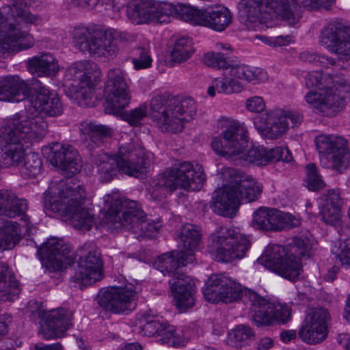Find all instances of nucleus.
Instances as JSON below:
<instances>
[{
	"label": "nucleus",
	"instance_id": "obj_1",
	"mask_svg": "<svg viewBox=\"0 0 350 350\" xmlns=\"http://www.w3.org/2000/svg\"><path fill=\"white\" fill-rule=\"evenodd\" d=\"M205 299L211 303H232L237 300L250 302L253 321L258 326L273 324L272 303L254 291L243 288L231 278L222 274H212L203 288Z\"/></svg>",
	"mask_w": 350,
	"mask_h": 350
},
{
	"label": "nucleus",
	"instance_id": "obj_2",
	"mask_svg": "<svg viewBox=\"0 0 350 350\" xmlns=\"http://www.w3.org/2000/svg\"><path fill=\"white\" fill-rule=\"evenodd\" d=\"M223 176L228 182L214 191L210 202L211 208L218 215L232 217L241 202L256 200L262 191V185L251 176L234 168L225 169Z\"/></svg>",
	"mask_w": 350,
	"mask_h": 350
},
{
	"label": "nucleus",
	"instance_id": "obj_3",
	"mask_svg": "<svg viewBox=\"0 0 350 350\" xmlns=\"http://www.w3.org/2000/svg\"><path fill=\"white\" fill-rule=\"evenodd\" d=\"M247 131L243 124L230 119L221 120V132L211 142L213 150L228 159L237 157L239 162L265 165L268 163L267 150L263 147H252L245 154L247 146Z\"/></svg>",
	"mask_w": 350,
	"mask_h": 350
},
{
	"label": "nucleus",
	"instance_id": "obj_4",
	"mask_svg": "<svg viewBox=\"0 0 350 350\" xmlns=\"http://www.w3.org/2000/svg\"><path fill=\"white\" fill-rule=\"evenodd\" d=\"M98 178L103 183L111 181L118 171L134 177L144 174L150 165V160L144 149L133 142L121 144L116 157L105 152L93 156Z\"/></svg>",
	"mask_w": 350,
	"mask_h": 350
},
{
	"label": "nucleus",
	"instance_id": "obj_5",
	"mask_svg": "<svg viewBox=\"0 0 350 350\" xmlns=\"http://www.w3.org/2000/svg\"><path fill=\"white\" fill-rule=\"evenodd\" d=\"M150 107L152 120L162 132L169 133L181 132L185 122L191 121L197 112L193 98L166 94L154 96Z\"/></svg>",
	"mask_w": 350,
	"mask_h": 350
},
{
	"label": "nucleus",
	"instance_id": "obj_6",
	"mask_svg": "<svg viewBox=\"0 0 350 350\" xmlns=\"http://www.w3.org/2000/svg\"><path fill=\"white\" fill-rule=\"evenodd\" d=\"M44 208L54 213H61L76 229L90 230L96 223V217L85 204L84 191L66 186L58 196L51 197L49 191L44 193Z\"/></svg>",
	"mask_w": 350,
	"mask_h": 350
},
{
	"label": "nucleus",
	"instance_id": "obj_7",
	"mask_svg": "<svg viewBox=\"0 0 350 350\" xmlns=\"http://www.w3.org/2000/svg\"><path fill=\"white\" fill-rule=\"evenodd\" d=\"M300 8L296 0H241L238 5L239 16L244 23H267L280 18L290 26L299 23Z\"/></svg>",
	"mask_w": 350,
	"mask_h": 350
},
{
	"label": "nucleus",
	"instance_id": "obj_8",
	"mask_svg": "<svg viewBox=\"0 0 350 350\" xmlns=\"http://www.w3.org/2000/svg\"><path fill=\"white\" fill-rule=\"evenodd\" d=\"M105 93L107 107L106 110L115 115L120 114L122 119L132 126L142 124V120L148 116V107L145 104L121 112L130 103L131 95L124 72L118 68L109 69L105 82Z\"/></svg>",
	"mask_w": 350,
	"mask_h": 350
},
{
	"label": "nucleus",
	"instance_id": "obj_9",
	"mask_svg": "<svg viewBox=\"0 0 350 350\" xmlns=\"http://www.w3.org/2000/svg\"><path fill=\"white\" fill-rule=\"evenodd\" d=\"M107 208V220L116 230L125 228L139 236H148L156 230L154 224L146 220L144 212L137 203L121 197L117 193L107 194L103 198Z\"/></svg>",
	"mask_w": 350,
	"mask_h": 350
},
{
	"label": "nucleus",
	"instance_id": "obj_10",
	"mask_svg": "<svg viewBox=\"0 0 350 350\" xmlns=\"http://www.w3.org/2000/svg\"><path fill=\"white\" fill-rule=\"evenodd\" d=\"M205 180L202 165H193L189 162L179 163L152 180L151 196L153 200H159L165 197L167 190L172 191L182 189L198 191L202 187Z\"/></svg>",
	"mask_w": 350,
	"mask_h": 350
},
{
	"label": "nucleus",
	"instance_id": "obj_11",
	"mask_svg": "<svg viewBox=\"0 0 350 350\" xmlns=\"http://www.w3.org/2000/svg\"><path fill=\"white\" fill-rule=\"evenodd\" d=\"M211 244L209 252L215 256V260L230 262L243 260L250 247L247 237L234 229H221L210 237Z\"/></svg>",
	"mask_w": 350,
	"mask_h": 350
},
{
	"label": "nucleus",
	"instance_id": "obj_12",
	"mask_svg": "<svg viewBox=\"0 0 350 350\" xmlns=\"http://www.w3.org/2000/svg\"><path fill=\"white\" fill-rule=\"evenodd\" d=\"M187 264H152L163 275L173 278L170 280L174 305L182 312L196 304V286L192 278L186 275L183 269Z\"/></svg>",
	"mask_w": 350,
	"mask_h": 350
},
{
	"label": "nucleus",
	"instance_id": "obj_13",
	"mask_svg": "<svg viewBox=\"0 0 350 350\" xmlns=\"http://www.w3.org/2000/svg\"><path fill=\"white\" fill-rule=\"evenodd\" d=\"M76 47L96 57H113L119 51L118 39L94 27L80 26L72 32Z\"/></svg>",
	"mask_w": 350,
	"mask_h": 350
},
{
	"label": "nucleus",
	"instance_id": "obj_14",
	"mask_svg": "<svg viewBox=\"0 0 350 350\" xmlns=\"http://www.w3.org/2000/svg\"><path fill=\"white\" fill-rule=\"evenodd\" d=\"M312 236L304 233L295 237L288 247L268 245L257 259L258 262H301L311 258Z\"/></svg>",
	"mask_w": 350,
	"mask_h": 350
},
{
	"label": "nucleus",
	"instance_id": "obj_15",
	"mask_svg": "<svg viewBox=\"0 0 350 350\" xmlns=\"http://www.w3.org/2000/svg\"><path fill=\"white\" fill-rule=\"evenodd\" d=\"M312 236L304 233L295 237L288 247L268 245L257 259L258 262H301L311 258Z\"/></svg>",
	"mask_w": 350,
	"mask_h": 350
},
{
	"label": "nucleus",
	"instance_id": "obj_16",
	"mask_svg": "<svg viewBox=\"0 0 350 350\" xmlns=\"http://www.w3.org/2000/svg\"><path fill=\"white\" fill-rule=\"evenodd\" d=\"M139 288L137 284L135 285L133 283L109 286L99 290L96 300L107 312L116 314H127L134 309L133 301Z\"/></svg>",
	"mask_w": 350,
	"mask_h": 350
},
{
	"label": "nucleus",
	"instance_id": "obj_17",
	"mask_svg": "<svg viewBox=\"0 0 350 350\" xmlns=\"http://www.w3.org/2000/svg\"><path fill=\"white\" fill-rule=\"evenodd\" d=\"M16 114L0 128V154L3 164L10 167L19 164L24 158L22 135Z\"/></svg>",
	"mask_w": 350,
	"mask_h": 350
},
{
	"label": "nucleus",
	"instance_id": "obj_18",
	"mask_svg": "<svg viewBox=\"0 0 350 350\" xmlns=\"http://www.w3.org/2000/svg\"><path fill=\"white\" fill-rule=\"evenodd\" d=\"M316 148L320 154L321 163L341 173L349 164L346 141L332 135H320L315 139Z\"/></svg>",
	"mask_w": 350,
	"mask_h": 350
},
{
	"label": "nucleus",
	"instance_id": "obj_19",
	"mask_svg": "<svg viewBox=\"0 0 350 350\" xmlns=\"http://www.w3.org/2000/svg\"><path fill=\"white\" fill-rule=\"evenodd\" d=\"M177 236L183 250H173L157 256L159 262H193L196 260L194 252L201 243V228L196 225L186 224L178 232Z\"/></svg>",
	"mask_w": 350,
	"mask_h": 350
},
{
	"label": "nucleus",
	"instance_id": "obj_20",
	"mask_svg": "<svg viewBox=\"0 0 350 350\" xmlns=\"http://www.w3.org/2000/svg\"><path fill=\"white\" fill-rule=\"evenodd\" d=\"M301 119L298 113L275 109L262 115L258 122H256V126L264 137L275 139L286 131L288 120H291L292 126H295L300 124Z\"/></svg>",
	"mask_w": 350,
	"mask_h": 350
},
{
	"label": "nucleus",
	"instance_id": "obj_21",
	"mask_svg": "<svg viewBox=\"0 0 350 350\" xmlns=\"http://www.w3.org/2000/svg\"><path fill=\"white\" fill-rule=\"evenodd\" d=\"M68 264H42V269L45 273L62 274L68 268ZM72 265L74 274L71 281L75 286L83 290L104 278L103 264H68Z\"/></svg>",
	"mask_w": 350,
	"mask_h": 350
},
{
	"label": "nucleus",
	"instance_id": "obj_22",
	"mask_svg": "<svg viewBox=\"0 0 350 350\" xmlns=\"http://www.w3.org/2000/svg\"><path fill=\"white\" fill-rule=\"evenodd\" d=\"M329 320L330 314L327 309H309L299 331V336L304 342L310 345L323 342L327 336V325Z\"/></svg>",
	"mask_w": 350,
	"mask_h": 350
},
{
	"label": "nucleus",
	"instance_id": "obj_23",
	"mask_svg": "<svg viewBox=\"0 0 350 350\" xmlns=\"http://www.w3.org/2000/svg\"><path fill=\"white\" fill-rule=\"evenodd\" d=\"M46 157L52 165L68 177L78 174L82 169L81 157L77 150L70 145L53 143Z\"/></svg>",
	"mask_w": 350,
	"mask_h": 350
},
{
	"label": "nucleus",
	"instance_id": "obj_24",
	"mask_svg": "<svg viewBox=\"0 0 350 350\" xmlns=\"http://www.w3.org/2000/svg\"><path fill=\"white\" fill-rule=\"evenodd\" d=\"M189 10L191 11L190 24L203 26L215 31H223L232 21V13L224 7L198 9L191 6Z\"/></svg>",
	"mask_w": 350,
	"mask_h": 350
},
{
	"label": "nucleus",
	"instance_id": "obj_25",
	"mask_svg": "<svg viewBox=\"0 0 350 350\" xmlns=\"http://www.w3.org/2000/svg\"><path fill=\"white\" fill-rule=\"evenodd\" d=\"M321 42L331 47L340 58H350V28L341 23H330L321 32Z\"/></svg>",
	"mask_w": 350,
	"mask_h": 350
},
{
	"label": "nucleus",
	"instance_id": "obj_26",
	"mask_svg": "<svg viewBox=\"0 0 350 350\" xmlns=\"http://www.w3.org/2000/svg\"><path fill=\"white\" fill-rule=\"evenodd\" d=\"M29 25L23 21H9L7 27L0 30V57L10 50H25L34 45V39L29 33L21 31L16 26ZM33 25V23H31ZM33 25H35L33 24Z\"/></svg>",
	"mask_w": 350,
	"mask_h": 350
},
{
	"label": "nucleus",
	"instance_id": "obj_27",
	"mask_svg": "<svg viewBox=\"0 0 350 350\" xmlns=\"http://www.w3.org/2000/svg\"><path fill=\"white\" fill-rule=\"evenodd\" d=\"M298 224L299 221L294 222L291 215L275 208L260 207L253 215V226L266 231H280Z\"/></svg>",
	"mask_w": 350,
	"mask_h": 350
},
{
	"label": "nucleus",
	"instance_id": "obj_28",
	"mask_svg": "<svg viewBox=\"0 0 350 350\" xmlns=\"http://www.w3.org/2000/svg\"><path fill=\"white\" fill-rule=\"evenodd\" d=\"M28 94L23 100L27 99L29 110L37 113L43 114L50 117L57 116L62 114L63 111L62 104L59 96L54 92L41 87L32 95Z\"/></svg>",
	"mask_w": 350,
	"mask_h": 350
},
{
	"label": "nucleus",
	"instance_id": "obj_29",
	"mask_svg": "<svg viewBox=\"0 0 350 350\" xmlns=\"http://www.w3.org/2000/svg\"><path fill=\"white\" fill-rule=\"evenodd\" d=\"M37 254L43 262H75L77 258L73 248L56 237L48 239L38 248Z\"/></svg>",
	"mask_w": 350,
	"mask_h": 350
},
{
	"label": "nucleus",
	"instance_id": "obj_30",
	"mask_svg": "<svg viewBox=\"0 0 350 350\" xmlns=\"http://www.w3.org/2000/svg\"><path fill=\"white\" fill-rule=\"evenodd\" d=\"M11 3L0 11V30L7 27L9 21H23L34 25L41 24L42 18L31 14L27 9V0H10Z\"/></svg>",
	"mask_w": 350,
	"mask_h": 350
},
{
	"label": "nucleus",
	"instance_id": "obj_31",
	"mask_svg": "<svg viewBox=\"0 0 350 350\" xmlns=\"http://www.w3.org/2000/svg\"><path fill=\"white\" fill-rule=\"evenodd\" d=\"M72 312L64 308L53 310L47 317L46 325L42 328L43 337L46 339L62 337L72 325Z\"/></svg>",
	"mask_w": 350,
	"mask_h": 350
},
{
	"label": "nucleus",
	"instance_id": "obj_32",
	"mask_svg": "<svg viewBox=\"0 0 350 350\" xmlns=\"http://www.w3.org/2000/svg\"><path fill=\"white\" fill-rule=\"evenodd\" d=\"M153 5L152 21L158 23H167L171 18L177 17L189 23L191 5L178 3L176 5L167 1H154Z\"/></svg>",
	"mask_w": 350,
	"mask_h": 350
},
{
	"label": "nucleus",
	"instance_id": "obj_33",
	"mask_svg": "<svg viewBox=\"0 0 350 350\" xmlns=\"http://www.w3.org/2000/svg\"><path fill=\"white\" fill-rule=\"evenodd\" d=\"M80 133L88 136L89 140L85 142V146L90 150L104 144L113 137L114 130L108 125L84 120L80 124Z\"/></svg>",
	"mask_w": 350,
	"mask_h": 350
},
{
	"label": "nucleus",
	"instance_id": "obj_34",
	"mask_svg": "<svg viewBox=\"0 0 350 350\" xmlns=\"http://www.w3.org/2000/svg\"><path fill=\"white\" fill-rule=\"evenodd\" d=\"M305 98L309 105L327 116L332 115L340 106V96L329 88L310 92L306 95Z\"/></svg>",
	"mask_w": 350,
	"mask_h": 350
},
{
	"label": "nucleus",
	"instance_id": "obj_35",
	"mask_svg": "<svg viewBox=\"0 0 350 350\" xmlns=\"http://www.w3.org/2000/svg\"><path fill=\"white\" fill-rule=\"evenodd\" d=\"M100 70L94 62L84 60L72 64L66 70V81H72L77 84H90L100 76Z\"/></svg>",
	"mask_w": 350,
	"mask_h": 350
},
{
	"label": "nucleus",
	"instance_id": "obj_36",
	"mask_svg": "<svg viewBox=\"0 0 350 350\" xmlns=\"http://www.w3.org/2000/svg\"><path fill=\"white\" fill-rule=\"evenodd\" d=\"M29 85L18 76L0 79V100L20 102L28 94Z\"/></svg>",
	"mask_w": 350,
	"mask_h": 350
},
{
	"label": "nucleus",
	"instance_id": "obj_37",
	"mask_svg": "<svg viewBox=\"0 0 350 350\" xmlns=\"http://www.w3.org/2000/svg\"><path fill=\"white\" fill-rule=\"evenodd\" d=\"M16 116L25 140H40L46 135L48 124L42 117L31 118L26 113H16Z\"/></svg>",
	"mask_w": 350,
	"mask_h": 350
},
{
	"label": "nucleus",
	"instance_id": "obj_38",
	"mask_svg": "<svg viewBox=\"0 0 350 350\" xmlns=\"http://www.w3.org/2000/svg\"><path fill=\"white\" fill-rule=\"evenodd\" d=\"M28 70L39 77H51L59 71L58 62L51 53L34 56L27 62Z\"/></svg>",
	"mask_w": 350,
	"mask_h": 350
},
{
	"label": "nucleus",
	"instance_id": "obj_39",
	"mask_svg": "<svg viewBox=\"0 0 350 350\" xmlns=\"http://www.w3.org/2000/svg\"><path fill=\"white\" fill-rule=\"evenodd\" d=\"M20 292L12 270L8 264H0V301H12Z\"/></svg>",
	"mask_w": 350,
	"mask_h": 350
},
{
	"label": "nucleus",
	"instance_id": "obj_40",
	"mask_svg": "<svg viewBox=\"0 0 350 350\" xmlns=\"http://www.w3.org/2000/svg\"><path fill=\"white\" fill-rule=\"evenodd\" d=\"M154 0H133L127 8V14L137 24L152 21Z\"/></svg>",
	"mask_w": 350,
	"mask_h": 350
},
{
	"label": "nucleus",
	"instance_id": "obj_41",
	"mask_svg": "<svg viewBox=\"0 0 350 350\" xmlns=\"http://www.w3.org/2000/svg\"><path fill=\"white\" fill-rule=\"evenodd\" d=\"M19 233L17 222L0 218V249H12L20 240Z\"/></svg>",
	"mask_w": 350,
	"mask_h": 350
},
{
	"label": "nucleus",
	"instance_id": "obj_42",
	"mask_svg": "<svg viewBox=\"0 0 350 350\" xmlns=\"http://www.w3.org/2000/svg\"><path fill=\"white\" fill-rule=\"evenodd\" d=\"M229 72L231 77L243 79L254 84L265 82L269 78L267 72L262 68L245 64L233 65Z\"/></svg>",
	"mask_w": 350,
	"mask_h": 350
},
{
	"label": "nucleus",
	"instance_id": "obj_43",
	"mask_svg": "<svg viewBox=\"0 0 350 350\" xmlns=\"http://www.w3.org/2000/svg\"><path fill=\"white\" fill-rule=\"evenodd\" d=\"M243 90V85L239 81L228 77L224 75L215 78L212 81L211 85L207 90L208 94L213 97L215 96V91L219 94H232L240 92Z\"/></svg>",
	"mask_w": 350,
	"mask_h": 350
},
{
	"label": "nucleus",
	"instance_id": "obj_44",
	"mask_svg": "<svg viewBox=\"0 0 350 350\" xmlns=\"http://www.w3.org/2000/svg\"><path fill=\"white\" fill-rule=\"evenodd\" d=\"M64 91L66 96L75 101L79 106L88 107L91 105L94 90L90 84L71 83Z\"/></svg>",
	"mask_w": 350,
	"mask_h": 350
},
{
	"label": "nucleus",
	"instance_id": "obj_45",
	"mask_svg": "<svg viewBox=\"0 0 350 350\" xmlns=\"http://www.w3.org/2000/svg\"><path fill=\"white\" fill-rule=\"evenodd\" d=\"M135 331L142 336H158L161 322L150 314H143L138 316L135 321Z\"/></svg>",
	"mask_w": 350,
	"mask_h": 350
},
{
	"label": "nucleus",
	"instance_id": "obj_46",
	"mask_svg": "<svg viewBox=\"0 0 350 350\" xmlns=\"http://www.w3.org/2000/svg\"><path fill=\"white\" fill-rule=\"evenodd\" d=\"M268 271L289 281L295 282L302 271L301 264H262Z\"/></svg>",
	"mask_w": 350,
	"mask_h": 350
},
{
	"label": "nucleus",
	"instance_id": "obj_47",
	"mask_svg": "<svg viewBox=\"0 0 350 350\" xmlns=\"http://www.w3.org/2000/svg\"><path fill=\"white\" fill-rule=\"evenodd\" d=\"M193 53L191 39L181 37L176 41L171 51V61L173 63H181L190 58Z\"/></svg>",
	"mask_w": 350,
	"mask_h": 350
},
{
	"label": "nucleus",
	"instance_id": "obj_48",
	"mask_svg": "<svg viewBox=\"0 0 350 350\" xmlns=\"http://www.w3.org/2000/svg\"><path fill=\"white\" fill-rule=\"evenodd\" d=\"M42 163L38 154L30 152L25 158V162L20 168L21 175L26 178L36 177L42 170Z\"/></svg>",
	"mask_w": 350,
	"mask_h": 350
},
{
	"label": "nucleus",
	"instance_id": "obj_49",
	"mask_svg": "<svg viewBox=\"0 0 350 350\" xmlns=\"http://www.w3.org/2000/svg\"><path fill=\"white\" fill-rule=\"evenodd\" d=\"M254 337L253 329L246 325H239L231 329L228 334V342L234 347H241L247 340Z\"/></svg>",
	"mask_w": 350,
	"mask_h": 350
},
{
	"label": "nucleus",
	"instance_id": "obj_50",
	"mask_svg": "<svg viewBox=\"0 0 350 350\" xmlns=\"http://www.w3.org/2000/svg\"><path fill=\"white\" fill-rule=\"evenodd\" d=\"M158 336L162 337L161 340L163 342H171L174 347L184 346L187 342V339L181 337L174 326L167 323L161 322V327L159 328Z\"/></svg>",
	"mask_w": 350,
	"mask_h": 350
},
{
	"label": "nucleus",
	"instance_id": "obj_51",
	"mask_svg": "<svg viewBox=\"0 0 350 350\" xmlns=\"http://www.w3.org/2000/svg\"><path fill=\"white\" fill-rule=\"evenodd\" d=\"M203 61L206 66L215 69L230 70L233 66L227 54L221 52H208L204 54Z\"/></svg>",
	"mask_w": 350,
	"mask_h": 350
},
{
	"label": "nucleus",
	"instance_id": "obj_52",
	"mask_svg": "<svg viewBox=\"0 0 350 350\" xmlns=\"http://www.w3.org/2000/svg\"><path fill=\"white\" fill-rule=\"evenodd\" d=\"M7 205L5 209V215L14 217L24 214L27 210V203L25 199L18 198L12 191L10 192Z\"/></svg>",
	"mask_w": 350,
	"mask_h": 350
},
{
	"label": "nucleus",
	"instance_id": "obj_53",
	"mask_svg": "<svg viewBox=\"0 0 350 350\" xmlns=\"http://www.w3.org/2000/svg\"><path fill=\"white\" fill-rule=\"evenodd\" d=\"M331 252L336 260H339L340 262H350V238L334 241Z\"/></svg>",
	"mask_w": 350,
	"mask_h": 350
},
{
	"label": "nucleus",
	"instance_id": "obj_54",
	"mask_svg": "<svg viewBox=\"0 0 350 350\" xmlns=\"http://www.w3.org/2000/svg\"><path fill=\"white\" fill-rule=\"evenodd\" d=\"M319 215L327 224L338 226L340 223V208L331 206L320 205Z\"/></svg>",
	"mask_w": 350,
	"mask_h": 350
},
{
	"label": "nucleus",
	"instance_id": "obj_55",
	"mask_svg": "<svg viewBox=\"0 0 350 350\" xmlns=\"http://www.w3.org/2000/svg\"><path fill=\"white\" fill-rule=\"evenodd\" d=\"M132 62L137 70L149 68L152 64V58L144 48L134 49L132 52Z\"/></svg>",
	"mask_w": 350,
	"mask_h": 350
},
{
	"label": "nucleus",
	"instance_id": "obj_56",
	"mask_svg": "<svg viewBox=\"0 0 350 350\" xmlns=\"http://www.w3.org/2000/svg\"><path fill=\"white\" fill-rule=\"evenodd\" d=\"M306 182L308 187L310 190H318L324 187V183L317 172V167L310 163L306 165Z\"/></svg>",
	"mask_w": 350,
	"mask_h": 350
},
{
	"label": "nucleus",
	"instance_id": "obj_57",
	"mask_svg": "<svg viewBox=\"0 0 350 350\" xmlns=\"http://www.w3.org/2000/svg\"><path fill=\"white\" fill-rule=\"evenodd\" d=\"M267 159L268 160V163L280 161L288 163L293 160V157L287 148L277 146L267 150Z\"/></svg>",
	"mask_w": 350,
	"mask_h": 350
},
{
	"label": "nucleus",
	"instance_id": "obj_58",
	"mask_svg": "<svg viewBox=\"0 0 350 350\" xmlns=\"http://www.w3.org/2000/svg\"><path fill=\"white\" fill-rule=\"evenodd\" d=\"M271 310L273 323L275 322L286 323L291 317V310L286 305L275 304L272 303Z\"/></svg>",
	"mask_w": 350,
	"mask_h": 350
},
{
	"label": "nucleus",
	"instance_id": "obj_59",
	"mask_svg": "<svg viewBox=\"0 0 350 350\" xmlns=\"http://www.w3.org/2000/svg\"><path fill=\"white\" fill-rule=\"evenodd\" d=\"M300 58L303 61L308 62L314 65L327 66L328 64L334 65L335 62L332 58H328L323 55H319L309 52H303L300 54Z\"/></svg>",
	"mask_w": 350,
	"mask_h": 350
},
{
	"label": "nucleus",
	"instance_id": "obj_60",
	"mask_svg": "<svg viewBox=\"0 0 350 350\" xmlns=\"http://www.w3.org/2000/svg\"><path fill=\"white\" fill-rule=\"evenodd\" d=\"M323 203L321 204L334 206L336 208L341 207L342 200L338 189H329L327 193L323 194L322 198Z\"/></svg>",
	"mask_w": 350,
	"mask_h": 350
},
{
	"label": "nucleus",
	"instance_id": "obj_61",
	"mask_svg": "<svg viewBox=\"0 0 350 350\" xmlns=\"http://www.w3.org/2000/svg\"><path fill=\"white\" fill-rule=\"evenodd\" d=\"M81 252L77 262H102L100 252L94 248L91 247L86 252Z\"/></svg>",
	"mask_w": 350,
	"mask_h": 350
},
{
	"label": "nucleus",
	"instance_id": "obj_62",
	"mask_svg": "<svg viewBox=\"0 0 350 350\" xmlns=\"http://www.w3.org/2000/svg\"><path fill=\"white\" fill-rule=\"evenodd\" d=\"M247 109L254 113H260L265 110V103L260 96H253L246 100Z\"/></svg>",
	"mask_w": 350,
	"mask_h": 350
},
{
	"label": "nucleus",
	"instance_id": "obj_63",
	"mask_svg": "<svg viewBox=\"0 0 350 350\" xmlns=\"http://www.w3.org/2000/svg\"><path fill=\"white\" fill-rule=\"evenodd\" d=\"M297 4L308 9L323 7L327 9L334 3V0H296Z\"/></svg>",
	"mask_w": 350,
	"mask_h": 350
},
{
	"label": "nucleus",
	"instance_id": "obj_64",
	"mask_svg": "<svg viewBox=\"0 0 350 350\" xmlns=\"http://www.w3.org/2000/svg\"><path fill=\"white\" fill-rule=\"evenodd\" d=\"M27 312L30 313L32 320L43 319L45 317V312L41 304L34 300L29 301Z\"/></svg>",
	"mask_w": 350,
	"mask_h": 350
}]
</instances>
